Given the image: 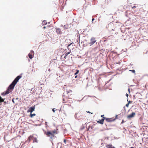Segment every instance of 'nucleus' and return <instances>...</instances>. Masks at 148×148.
Listing matches in <instances>:
<instances>
[{"label": "nucleus", "instance_id": "obj_1", "mask_svg": "<svg viewBox=\"0 0 148 148\" xmlns=\"http://www.w3.org/2000/svg\"><path fill=\"white\" fill-rule=\"evenodd\" d=\"M21 76L19 75L17 76L10 84L6 91L1 93V95L5 96L11 92L14 89L15 85L17 84L19 80L21 77Z\"/></svg>", "mask_w": 148, "mask_h": 148}, {"label": "nucleus", "instance_id": "obj_2", "mask_svg": "<svg viewBox=\"0 0 148 148\" xmlns=\"http://www.w3.org/2000/svg\"><path fill=\"white\" fill-rule=\"evenodd\" d=\"M63 103H67V104H65L64 105H68L69 106H70L71 105V103L73 102L72 101V99L70 97H68L64 93L63 95Z\"/></svg>", "mask_w": 148, "mask_h": 148}, {"label": "nucleus", "instance_id": "obj_3", "mask_svg": "<svg viewBox=\"0 0 148 148\" xmlns=\"http://www.w3.org/2000/svg\"><path fill=\"white\" fill-rule=\"evenodd\" d=\"M57 130H54L51 131L45 132V133L47 136L52 137L54 136V134H57Z\"/></svg>", "mask_w": 148, "mask_h": 148}, {"label": "nucleus", "instance_id": "obj_4", "mask_svg": "<svg viewBox=\"0 0 148 148\" xmlns=\"http://www.w3.org/2000/svg\"><path fill=\"white\" fill-rule=\"evenodd\" d=\"M66 94H65V96L68 97H70L73 95L72 91L70 90H68L67 89L66 90Z\"/></svg>", "mask_w": 148, "mask_h": 148}, {"label": "nucleus", "instance_id": "obj_5", "mask_svg": "<svg viewBox=\"0 0 148 148\" xmlns=\"http://www.w3.org/2000/svg\"><path fill=\"white\" fill-rule=\"evenodd\" d=\"M135 115V113L134 112H132L131 114L128 115L127 116V118L129 119H130L131 118L134 117V116Z\"/></svg>", "mask_w": 148, "mask_h": 148}, {"label": "nucleus", "instance_id": "obj_6", "mask_svg": "<svg viewBox=\"0 0 148 148\" xmlns=\"http://www.w3.org/2000/svg\"><path fill=\"white\" fill-rule=\"evenodd\" d=\"M96 41V40L95 38L92 37L90 39V42L89 43V44L90 46L93 45Z\"/></svg>", "mask_w": 148, "mask_h": 148}, {"label": "nucleus", "instance_id": "obj_7", "mask_svg": "<svg viewBox=\"0 0 148 148\" xmlns=\"http://www.w3.org/2000/svg\"><path fill=\"white\" fill-rule=\"evenodd\" d=\"M35 108V105L33 107H30L29 110L27 111V112H30L31 113H32V112L34 110Z\"/></svg>", "mask_w": 148, "mask_h": 148}, {"label": "nucleus", "instance_id": "obj_8", "mask_svg": "<svg viewBox=\"0 0 148 148\" xmlns=\"http://www.w3.org/2000/svg\"><path fill=\"white\" fill-rule=\"evenodd\" d=\"M104 119H105L107 122H111L114 121L115 120V119H113L112 118H104Z\"/></svg>", "mask_w": 148, "mask_h": 148}, {"label": "nucleus", "instance_id": "obj_9", "mask_svg": "<svg viewBox=\"0 0 148 148\" xmlns=\"http://www.w3.org/2000/svg\"><path fill=\"white\" fill-rule=\"evenodd\" d=\"M104 120V119H101V120H99L97 122L98 123H100L101 124H103V121Z\"/></svg>", "mask_w": 148, "mask_h": 148}, {"label": "nucleus", "instance_id": "obj_10", "mask_svg": "<svg viewBox=\"0 0 148 148\" xmlns=\"http://www.w3.org/2000/svg\"><path fill=\"white\" fill-rule=\"evenodd\" d=\"M107 148H115L113 146L112 144H108L106 145Z\"/></svg>", "mask_w": 148, "mask_h": 148}, {"label": "nucleus", "instance_id": "obj_11", "mask_svg": "<svg viewBox=\"0 0 148 148\" xmlns=\"http://www.w3.org/2000/svg\"><path fill=\"white\" fill-rule=\"evenodd\" d=\"M32 138L33 136H30L28 138L27 141H28L29 142L32 139Z\"/></svg>", "mask_w": 148, "mask_h": 148}, {"label": "nucleus", "instance_id": "obj_12", "mask_svg": "<svg viewBox=\"0 0 148 148\" xmlns=\"http://www.w3.org/2000/svg\"><path fill=\"white\" fill-rule=\"evenodd\" d=\"M28 56L29 58L31 59L33 58V56L30 53L29 54Z\"/></svg>", "mask_w": 148, "mask_h": 148}, {"label": "nucleus", "instance_id": "obj_13", "mask_svg": "<svg viewBox=\"0 0 148 148\" xmlns=\"http://www.w3.org/2000/svg\"><path fill=\"white\" fill-rule=\"evenodd\" d=\"M56 32L58 33H59L60 32V30L59 28L56 29Z\"/></svg>", "mask_w": 148, "mask_h": 148}, {"label": "nucleus", "instance_id": "obj_14", "mask_svg": "<svg viewBox=\"0 0 148 148\" xmlns=\"http://www.w3.org/2000/svg\"><path fill=\"white\" fill-rule=\"evenodd\" d=\"M4 99H2L0 96V103L4 101Z\"/></svg>", "mask_w": 148, "mask_h": 148}, {"label": "nucleus", "instance_id": "obj_15", "mask_svg": "<svg viewBox=\"0 0 148 148\" xmlns=\"http://www.w3.org/2000/svg\"><path fill=\"white\" fill-rule=\"evenodd\" d=\"M36 115V114H32V113H30V117L31 118L33 116H35Z\"/></svg>", "mask_w": 148, "mask_h": 148}, {"label": "nucleus", "instance_id": "obj_16", "mask_svg": "<svg viewBox=\"0 0 148 148\" xmlns=\"http://www.w3.org/2000/svg\"><path fill=\"white\" fill-rule=\"evenodd\" d=\"M70 52H68L67 53H66L65 54L64 58H65L68 55L70 54Z\"/></svg>", "mask_w": 148, "mask_h": 148}, {"label": "nucleus", "instance_id": "obj_17", "mask_svg": "<svg viewBox=\"0 0 148 148\" xmlns=\"http://www.w3.org/2000/svg\"><path fill=\"white\" fill-rule=\"evenodd\" d=\"M76 72L75 73V75H77V74H78L79 73V71L78 70H76Z\"/></svg>", "mask_w": 148, "mask_h": 148}, {"label": "nucleus", "instance_id": "obj_18", "mask_svg": "<svg viewBox=\"0 0 148 148\" xmlns=\"http://www.w3.org/2000/svg\"><path fill=\"white\" fill-rule=\"evenodd\" d=\"M80 114L79 113H76V114H75V116H76V118H78L77 117V116H78L79 115V114Z\"/></svg>", "mask_w": 148, "mask_h": 148}, {"label": "nucleus", "instance_id": "obj_19", "mask_svg": "<svg viewBox=\"0 0 148 148\" xmlns=\"http://www.w3.org/2000/svg\"><path fill=\"white\" fill-rule=\"evenodd\" d=\"M130 71H132L133 73H135V71L134 70H130Z\"/></svg>", "mask_w": 148, "mask_h": 148}, {"label": "nucleus", "instance_id": "obj_20", "mask_svg": "<svg viewBox=\"0 0 148 148\" xmlns=\"http://www.w3.org/2000/svg\"><path fill=\"white\" fill-rule=\"evenodd\" d=\"M73 42L71 43L68 46V47H70V46H71L72 45H73Z\"/></svg>", "mask_w": 148, "mask_h": 148}, {"label": "nucleus", "instance_id": "obj_21", "mask_svg": "<svg viewBox=\"0 0 148 148\" xmlns=\"http://www.w3.org/2000/svg\"><path fill=\"white\" fill-rule=\"evenodd\" d=\"M104 115H101V117L103 118H102V119L106 118V117H104Z\"/></svg>", "mask_w": 148, "mask_h": 148}, {"label": "nucleus", "instance_id": "obj_22", "mask_svg": "<svg viewBox=\"0 0 148 148\" xmlns=\"http://www.w3.org/2000/svg\"><path fill=\"white\" fill-rule=\"evenodd\" d=\"M67 141V140L66 139H64V143L66 144V141Z\"/></svg>", "mask_w": 148, "mask_h": 148}, {"label": "nucleus", "instance_id": "obj_23", "mask_svg": "<svg viewBox=\"0 0 148 148\" xmlns=\"http://www.w3.org/2000/svg\"><path fill=\"white\" fill-rule=\"evenodd\" d=\"M129 104L128 103H127V104L126 105V106L127 107H128V106H129Z\"/></svg>", "mask_w": 148, "mask_h": 148}, {"label": "nucleus", "instance_id": "obj_24", "mask_svg": "<svg viewBox=\"0 0 148 148\" xmlns=\"http://www.w3.org/2000/svg\"><path fill=\"white\" fill-rule=\"evenodd\" d=\"M132 101H129L128 102V103L129 104L131 102H132Z\"/></svg>", "mask_w": 148, "mask_h": 148}, {"label": "nucleus", "instance_id": "obj_25", "mask_svg": "<svg viewBox=\"0 0 148 148\" xmlns=\"http://www.w3.org/2000/svg\"><path fill=\"white\" fill-rule=\"evenodd\" d=\"M54 109H55V108H53V109H52V111H53V112H55V110H54Z\"/></svg>", "mask_w": 148, "mask_h": 148}, {"label": "nucleus", "instance_id": "obj_26", "mask_svg": "<svg viewBox=\"0 0 148 148\" xmlns=\"http://www.w3.org/2000/svg\"><path fill=\"white\" fill-rule=\"evenodd\" d=\"M124 123V121L123 120L122 121V122H121V123Z\"/></svg>", "mask_w": 148, "mask_h": 148}, {"label": "nucleus", "instance_id": "obj_27", "mask_svg": "<svg viewBox=\"0 0 148 148\" xmlns=\"http://www.w3.org/2000/svg\"><path fill=\"white\" fill-rule=\"evenodd\" d=\"M136 6H133V7H132V8L133 9H134V8H136Z\"/></svg>", "mask_w": 148, "mask_h": 148}, {"label": "nucleus", "instance_id": "obj_28", "mask_svg": "<svg viewBox=\"0 0 148 148\" xmlns=\"http://www.w3.org/2000/svg\"><path fill=\"white\" fill-rule=\"evenodd\" d=\"M87 112L88 113H91V114H92V113H91V112Z\"/></svg>", "mask_w": 148, "mask_h": 148}, {"label": "nucleus", "instance_id": "obj_29", "mask_svg": "<svg viewBox=\"0 0 148 148\" xmlns=\"http://www.w3.org/2000/svg\"><path fill=\"white\" fill-rule=\"evenodd\" d=\"M126 95L127 97L128 96V95L127 94H126Z\"/></svg>", "mask_w": 148, "mask_h": 148}, {"label": "nucleus", "instance_id": "obj_30", "mask_svg": "<svg viewBox=\"0 0 148 148\" xmlns=\"http://www.w3.org/2000/svg\"><path fill=\"white\" fill-rule=\"evenodd\" d=\"M94 20V18H93L92 19V21H93Z\"/></svg>", "mask_w": 148, "mask_h": 148}, {"label": "nucleus", "instance_id": "obj_31", "mask_svg": "<svg viewBox=\"0 0 148 148\" xmlns=\"http://www.w3.org/2000/svg\"><path fill=\"white\" fill-rule=\"evenodd\" d=\"M128 91L129 92H130V89L129 88L128 89Z\"/></svg>", "mask_w": 148, "mask_h": 148}, {"label": "nucleus", "instance_id": "obj_32", "mask_svg": "<svg viewBox=\"0 0 148 148\" xmlns=\"http://www.w3.org/2000/svg\"><path fill=\"white\" fill-rule=\"evenodd\" d=\"M77 77V75L75 76V78H76Z\"/></svg>", "mask_w": 148, "mask_h": 148}, {"label": "nucleus", "instance_id": "obj_33", "mask_svg": "<svg viewBox=\"0 0 148 148\" xmlns=\"http://www.w3.org/2000/svg\"><path fill=\"white\" fill-rule=\"evenodd\" d=\"M130 148H134V147H130Z\"/></svg>", "mask_w": 148, "mask_h": 148}, {"label": "nucleus", "instance_id": "obj_34", "mask_svg": "<svg viewBox=\"0 0 148 148\" xmlns=\"http://www.w3.org/2000/svg\"><path fill=\"white\" fill-rule=\"evenodd\" d=\"M46 28V27H43V28L44 29H45Z\"/></svg>", "mask_w": 148, "mask_h": 148}, {"label": "nucleus", "instance_id": "obj_35", "mask_svg": "<svg viewBox=\"0 0 148 148\" xmlns=\"http://www.w3.org/2000/svg\"><path fill=\"white\" fill-rule=\"evenodd\" d=\"M12 102H13V103H14V101L13 100V99L12 100Z\"/></svg>", "mask_w": 148, "mask_h": 148}, {"label": "nucleus", "instance_id": "obj_36", "mask_svg": "<svg viewBox=\"0 0 148 148\" xmlns=\"http://www.w3.org/2000/svg\"><path fill=\"white\" fill-rule=\"evenodd\" d=\"M32 52L33 53H34V52L33 51H32Z\"/></svg>", "mask_w": 148, "mask_h": 148}, {"label": "nucleus", "instance_id": "obj_37", "mask_svg": "<svg viewBox=\"0 0 148 148\" xmlns=\"http://www.w3.org/2000/svg\"><path fill=\"white\" fill-rule=\"evenodd\" d=\"M85 41H86V40H85Z\"/></svg>", "mask_w": 148, "mask_h": 148}]
</instances>
